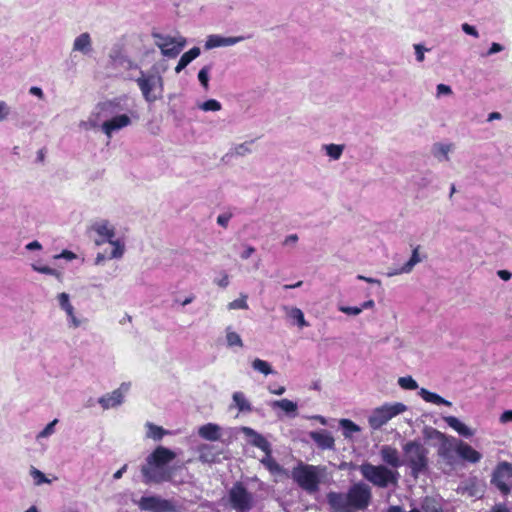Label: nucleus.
Wrapping results in <instances>:
<instances>
[{"label": "nucleus", "mask_w": 512, "mask_h": 512, "mask_svg": "<svg viewBox=\"0 0 512 512\" xmlns=\"http://www.w3.org/2000/svg\"><path fill=\"white\" fill-rule=\"evenodd\" d=\"M419 246L413 249L410 259L401 267V271L410 273L415 265L422 261L419 253Z\"/></svg>", "instance_id": "33"}, {"label": "nucleus", "mask_w": 512, "mask_h": 512, "mask_svg": "<svg viewBox=\"0 0 512 512\" xmlns=\"http://www.w3.org/2000/svg\"><path fill=\"white\" fill-rule=\"evenodd\" d=\"M398 384L401 388L406 390H415L418 388L417 382L411 376L400 377Z\"/></svg>", "instance_id": "44"}, {"label": "nucleus", "mask_w": 512, "mask_h": 512, "mask_svg": "<svg viewBox=\"0 0 512 512\" xmlns=\"http://www.w3.org/2000/svg\"><path fill=\"white\" fill-rule=\"evenodd\" d=\"M128 389L129 384L123 383L118 389L100 397L98 399V403L105 410L117 407L122 404L124 400V394L128 391Z\"/></svg>", "instance_id": "14"}, {"label": "nucleus", "mask_w": 512, "mask_h": 512, "mask_svg": "<svg viewBox=\"0 0 512 512\" xmlns=\"http://www.w3.org/2000/svg\"><path fill=\"white\" fill-rule=\"evenodd\" d=\"M419 395L426 402H429V403H432L435 405H445L448 407L452 406V403L450 401L444 399L443 397H441L440 395H438L434 392L428 391L425 388L420 389Z\"/></svg>", "instance_id": "28"}, {"label": "nucleus", "mask_w": 512, "mask_h": 512, "mask_svg": "<svg viewBox=\"0 0 512 512\" xmlns=\"http://www.w3.org/2000/svg\"><path fill=\"white\" fill-rule=\"evenodd\" d=\"M30 476L33 478L34 484L37 486L45 483H51V480L48 479L43 472L33 466L30 469Z\"/></svg>", "instance_id": "39"}, {"label": "nucleus", "mask_w": 512, "mask_h": 512, "mask_svg": "<svg viewBox=\"0 0 512 512\" xmlns=\"http://www.w3.org/2000/svg\"><path fill=\"white\" fill-rule=\"evenodd\" d=\"M339 423L343 429V434L345 437H349L351 433L360 431L359 426L349 419H341Z\"/></svg>", "instance_id": "36"}, {"label": "nucleus", "mask_w": 512, "mask_h": 512, "mask_svg": "<svg viewBox=\"0 0 512 512\" xmlns=\"http://www.w3.org/2000/svg\"><path fill=\"white\" fill-rule=\"evenodd\" d=\"M490 512H512L506 505L504 504H495Z\"/></svg>", "instance_id": "58"}, {"label": "nucleus", "mask_w": 512, "mask_h": 512, "mask_svg": "<svg viewBox=\"0 0 512 512\" xmlns=\"http://www.w3.org/2000/svg\"><path fill=\"white\" fill-rule=\"evenodd\" d=\"M321 472L319 466L300 465L293 470V478L302 489L315 493L319 489Z\"/></svg>", "instance_id": "10"}, {"label": "nucleus", "mask_w": 512, "mask_h": 512, "mask_svg": "<svg viewBox=\"0 0 512 512\" xmlns=\"http://www.w3.org/2000/svg\"><path fill=\"white\" fill-rule=\"evenodd\" d=\"M106 259H110L109 254L106 255L105 253H98L95 258L94 264L97 266L102 265Z\"/></svg>", "instance_id": "62"}, {"label": "nucleus", "mask_w": 512, "mask_h": 512, "mask_svg": "<svg viewBox=\"0 0 512 512\" xmlns=\"http://www.w3.org/2000/svg\"><path fill=\"white\" fill-rule=\"evenodd\" d=\"M361 475L374 486L386 488L390 484H397L399 473L385 465L363 463L359 467Z\"/></svg>", "instance_id": "5"}, {"label": "nucleus", "mask_w": 512, "mask_h": 512, "mask_svg": "<svg viewBox=\"0 0 512 512\" xmlns=\"http://www.w3.org/2000/svg\"><path fill=\"white\" fill-rule=\"evenodd\" d=\"M66 315H67V320H68V323H69V326L73 327V328H78L81 326L82 324V320L79 319L76 314H75V309H72L71 310V313L70 312H65Z\"/></svg>", "instance_id": "47"}, {"label": "nucleus", "mask_w": 512, "mask_h": 512, "mask_svg": "<svg viewBox=\"0 0 512 512\" xmlns=\"http://www.w3.org/2000/svg\"><path fill=\"white\" fill-rule=\"evenodd\" d=\"M252 368L264 375L274 374L275 371L272 369L271 365L262 359L256 358L251 363Z\"/></svg>", "instance_id": "32"}, {"label": "nucleus", "mask_w": 512, "mask_h": 512, "mask_svg": "<svg viewBox=\"0 0 512 512\" xmlns=\"http://www.w3.org/2000/svg\"><path fill=\"white\" fill-rule=\"evenodd\" d=\"M500 422L503 424L512 422V410L504 411L500 416Z\"/></svg>", "instance_id": "57"}, {"label": "nucleus", "mask_w": 512, "mask_h": 512, "mask_svg": "<svg viewBox=\"0 0 512 512\" xmlns=\"http://www.w3.org/2000/svg\"><path fill=\"white\" fill-rule=\"evenodd\" d=\"M211 68V65H206L198 72V80L205 90L209 88V73Z\"/></svg>", "instance_id": "41"}, {"label": "nucleus", "mask_w": 512, "mask_h": 512, "mask_svg": "<svg viewBox=\"0 0 512 512\" xmlns=\"http://www.w3.org/2000/svg\"><path fill=\"white\" fill-rule=\"evenodd\" d=\"M246 39L245 36L225 37L219 34L209 35L205 42V49L210 50L218 47L233 46Z\"/></svg>", "instance_id": "15"}, {"label": "nucleus", "mask_w": 512, "mask_h": 512, "mask_svg": "<svg viewBox=\"0 0 512 512\" xmlns=\"http://www.w3.org/2000/svg\"><path fill=\"white\" fill-rule=\"evenodd\" d=\"M284 309L286 310L288 317L295 320L297 325L300 328L309 326V323L305 320L304 314L301 309L296 308V307H293V308L285 307Z\"/></svg>", "instance_id": "31"}, {"label": "nucleus", "mask_w": 512, "mask_h": 512, "mask_svg": "<svg viewBox=\"0 0 512 512\" xmlns=\"http://www.w3.org/2000/svg\"><path fill=\"white\" fill-rule=\"evenodd\" d=\"M199 460L203 463H215L219 461L223 453L222 448L214 444H202L198 447Z\"/></svg>", "instance_id": "17"}, {"label": "nucleus", "mask_w": 512, "mask_h": 512, "mask_svg": "<svg viewBox=\"0 0 512 512\" xmlns=\"http://www.w3.org/2000/svg\"><path fill=\"white\" fill-rule=\"evenodd\" d=\"M201 51L198 47H193L189 51L185 52L179 59L178 64L175 67V72L180 73L186 66H188L194 59L200 55Z\"/></svg>", "instance_id": "27"}, {"label": "nucleus", "mask_w": 512, "mask_h": 512, "mask_svg": "<svg viewBox=\"0 0 512 512\" xmlns=\"http://www.w3.org/2000/svg\"><path fill=\"white\" fill-rule=\"evenodd\" d=\"M198 108L202 111L208 112V111H220L222 108L221 103L218 100L215 99H209L207 101H204L202 103L198 104Z\"/></svg>", "instance_id": "37"}, {"label": "nucleus", "mask_w": 512, "mask_h": 512, "mask_svg": "<svg viewBox=\"0 0 512 512\" xmlns=\"http://www.w3.org/2000/svg\"><path fill=\"white\" fill-rule=\"evenodd\" d=\"M58 423L57 419H54L50 423H48L43 430H41L37 436L36 439L39 440L41 438H47L55 433V426Z\"/></svg>", "instance_id": "45"}, {"label": "nucleus", "mask_w": 512, "mask_h": 512, "mask_svg": "<svg viewBox=\"0 0 512 512\" xmlns=\"http://www.w3.org/2000/svg\"><path fill=\"white\" fill-rule=\"evenodd\" d=\"M436 90H437V97H440L442 95L452 94L451 87L446 84H438L436 87Z\"/></svg>", "instance_id": "53"}, {"label": "nucleus", "mask_w": 512, "mask_h": 512, "mask_svg": "<svg viewBox=\"0 0 512 512\" xmlns=\"http://www.w3.org/2000/svg\"><path fill=\"white\" fill-rule=\"evenodd\" d=\"M338 310L341 311L344 314L352 315V316H357V315H359L362 312V308H360V306L352 307V306L341 305V306L338 307Z\"/></svg>", "instance_id": "48"}, {"label": "nucleus", "mask_w": 512, "mask_h": 512, "mask_svg": "<svg viewBox=\"0 0 512 512\" xmlns=\"http://www.w3.org/2000/svg\"><path fill=\"white\" fill-rule=\"evenodd\" d=\"M232 215L231 214H227V213H223V214H220L218 217H217V223L226 228L228 226V223L231 219Z\"/></svg>", "instance_id": "55"}, {"label": "nucleus", "mask_w": 512, "mask_h": 512, "mask_svg": "<svg viewBox=\"0 0 512 512\" xmlns=\"http://www.w3.org/2000/svg\"><path fill=\"white\" fill-rule=\"evenodd\" d=\"M459 440L451 437L445 438L439 448V455L444 459L451 461L454 457V453H456V445Z\"/></svg>", "instance_id": "25"}, {"label": "nucleus", "mask_w": 512, "mask_h": 512, "mask_svg": "<svg viewBox=\"0 0 512 512\" xmlns=\"http://www.w3.org/2000/svg\"><path fill=\"white\" fill-rule=\"evenodd\" d=\"M32 269L38 273L54 276L58 280H61L62 278V273L60 271L49 266H40L37 264H32Z\"/></svg>", "instance_id": "38"}, {"label": "nucleus", "mask_w": 512, "mask_h": 512, "mask_svg": "<svg viewBox=\"0 0 512 512\" xmlns=\"http://www.w3.org/2000/svg\"><path fill=\"white\" fill-rule=\"evenodd\" d=\"M403 450V465H406L411 470V475L418 478L428 469V449L422 444L420 440H412L405 443L402 447Z\"/></svg>", "instance_id": "4"}, {"label": "nucleus", "mask_w": 512, "mask_h": 512, "mask_svg": "<svg viewBox=\"0 0 512 512\" xmlns=\"http://www.w3.org/2000/svg\"><path fill=\"white\" fill-rule=\"evenodd\" d=\"M497 275L500 279H502L504 281H508L512 277V273L508 270H498Z\"/></svg>", "instance_id": "59"}, {"label": "nucleus", "mask_w": 512, "mask_h": 512, "mask_svg": "<svg viewBox=\"0 0 512 512\" xmlns=\"http://www.w3.org/2000/svg\"><path fill=\"white\" fill-rule=\"evenodd\" d=\"M92 229L97 233L99 239L95 240L96 245L100 246L109 243L113 246L109 253L110 259H120L125 252V244L120 239H115V229L107 220H100L93 224Z\"/></svg>", "instance_id": "6"}, {"label": "nucleus", "mask_w": 512, "mask_h": 512, "mask_svg": "<svg viewBox=\"0 0 512 512\" xmlns=\"http://www.w3.org/2000/svg\"><path fill=\"white\" fill-rule=\"evenodd\" d=\"M255 252V248L252 246H247L246 249L241 253L242 259H248Z\"/></svg>", "instance_id": "63"}, {"label": "nucleus", "mask_w": 512, "mask_h": 512, "mask_svg": "<svg viewBox=\"0 0 512 512\" xmlns=\"http://www.w3.org/2000/svg\"><path fill=\"white\" fill-rule=\"evenodd\" d=\"M461 29L467 35L473 36L474 38L479 37V33H478L477 29L468 23H463L461 26Z\"/></svg>", "instance_id": "51"}, {"label": "nucleus", "mask_w": 512, "mask_h": 512, "mask_svg": "<svg viewBox=\"0 0 512 512\" xmlns=\"http://www.w3.org/2000/svg\"><path fill=\"white\" fill-rule=\"evenodd\" d=\"M25 248H26L27 250H41V249H42V245H41V243H40V242H38V241H36V240H35V241H32V242L28 243V244L25 246Z\"/></svg>", "instance_id": "64"}, {"label": "nucleus", "mask_w": 512, "mask_h": 512, "mask_svg": "<svg viewBox=\"0 0 512 512\" xmlns=\"http://www.w3.org/2000/svg\"><path fill=\"white\" fill-rule=\"evenodd\" d=\"M443 419L448 424V426L457 431L459 435L466 438H469L474 435L473 430L466 426L464 423H462L457 417L446 416Z\"/></svg>", "instance_id": "24"}, {"label": "nucleus", "mask_w": 512, "mask_h": 512, "mask_svg": "<svg viewBox=\"0 0 512 512\" xmlns=\"http://www.w3.org/2000/svg\"><path fill=\"white\" fill-rule=\"evenodd\" d=\"M198 434L203 439L216 441L220 438V427L216 424L208 423L199 428Z\"/></svg>", "instance_id": "26"}, {"label": "nucleus", "mask_w": 512, "mask_h": 512, "mask_svg": "<svg viewBox=\"0 0 512 512\" xmlns=\"http://www.w3.org/2000/svg\"><path fill=\"white\" fill-rule=\"evenodd\" d=\"M491 483L507 496L512 491V464L506 461L499 463L492 475Z\"/></svg>", "instance_id": "12"}, {"label": "nucleus", "mask_w": 512, "mask_h": 512, "mask_svg": "<svg viewBox=\"0 0 512 512\" xmlns=\"http://www.w3.org/2000/svg\"><path fill=\"white\" fill-rule=\"evenodd\" d=\"M9 113V106L4 101H0V122L5 120L8 117Z\"/></svg>", "instance_id": "56"}, {"label": "nucleus", "mask_w": 512, "mask_h": 512, "mask_svg": "<svg viewBox=\"0 0 512 512\" xmlns=\"http://www.w3.org/2000/svg\"><path fill=\"white\" fill-rule=\"evenodd\" d=\"M323 149L332 160H338L343 154L344 146L338 144L324 145Z\"/></svg>", "instance_id": "34"}, {"label": "nucleus", "mask_w": 512, "mask_h": 512, "mask_svg": "<svg viewBox=\"0 0 512 512\" xmlns=\"http://www.w3.org/2000/svg\"><path fill=\"white\" fill-rule=\"evenodd\" d=\"M443 419L448 424V426L457 431L459 435L466 438H469L474 435L473 430L466 426L464 423H462L457 417L446 416Z\"/></svg>", "instance_id": "23"}, {"label": "nucleus", "mask_w": 512, "mask_h": 512, "mask_svg": "<svg viewBox=\"0 0 512 512\" xmlns=\"http://www.w3.org/2000/svg\"><path fill=\"white\" fill-rule=\"evenodd\" d=\"M243 432L247 437L250 438V442L253 446L261 449L266 453H269L270 444L261 434L249 427H244Z\"/></svg>", "instance_id": "21"}, {"label": "nucleus", "mask_w": 512, "mask_h": 512, "mask_svg": "<svg viewBox=\"0 0 512 512\" xmlns=\"http://www.w3.org/2000/svg\"><path fill=\"white\" fill-rule=\"evenodd\" d=\"M309 436L317 447L322 450H333L335 448L334 437L327 430L311 431Z\"/></svg>", "instance_id": "18"}, {"label": "nucleus", "mask_w": 512, "mask_h": 512, "mask_svg": "<svg viewBox=\"0 0 512 512\" xmlns=\"http://www.w3.org/2000/svg\"><path fill=\"white\" fill-rule=\"evenodd\" d=\"M453 149L454 147L451 143L438 142L433 144L431 153L439 162H447L450 160L449 154Z\"/></svg>", "instance_id": "22"}, {"label": "nucleus", "mask_w": 512, "mask_h": 512, "mask_svg": "<svg viewBox=\"0 0 512 512\" xmlns=\"http://www.w3.org/2000/svg\"><path fill=\"white\" fill-rule=\"evenodd\" d=\"M148 437L154 440H160L167 432L160 426L149 423L148 424Z\"/></svg>", "instance_id": "43"}, {"label": "nucleus", "mask_w": 512, "mask_h": 512, "mask_svg": "<svg viewBox=\"0 0 512 512\" xmlns=\"http://www.w3.org/2000/svg\"><path fill=\"white\" fill-rule=\"evenodd\" d=\"M504 50V46L501 45L500 43H492L489 50L482 54L483 57H488V56H491L493 54H496V53H499V52H502Z\"/></svg>", "instance_id": "50"}, {"label": "nucleus", "mask_w": 512, "mask_h": 512, "mask_svg": "<svg viewBox=\"0 0 512 512\" xmlns=\"http://www.w3.org/2000/svg\"><path fill=\"white\" fill-rule=\"evenodd\" d=\"M76 254L69 250H63L60 254L54 256V259H66L68 261L76 259Z\"/></svg>", "instance_id": "54"}, {"label": "nucleus", "mask_w": 512, "mask_h": 512, "mask_svg": "<svg viewBox=\"0 0 512 512\" xmlns=\"http://www.w3.org/2000/svg\"><path fill=\"white\" fill-rule=\"evenodd\" d=\"M233 402L235 406L238 408L240 412H251L252 406L250 402L247 400L243 392L237 391L233 393L232 396Z\"/></svg>", "instance_id": "30"}, {"label": "nucleus", "mask_w": 512, "mask_h": 512, "mask_svg": "<svg viewBox=\"0 0 512 512\" xmlns=\"http://www.w3.org/2000/svg\"><path fill=\"white\" fill-rule=\"evenodd\" d=\"M137 83L144 100L153 103L162 98L164 84L160 75L139 71V76L134 79Z\"/></svg>", "instance_id": "7"}, {"label": "nucleus", "mask_w": 512, "mask_h": 512, "mask_svg": "<svg viewBox=\"0 0 512 512\" xmlns=\"http://www.w3.org/2000/svg\"><path fill=\"white\" fill-rule=\"evenodd\" d=\"M379 454L382 461L388 466H391L394 469L403 466V459H401L399 451L395 447L391 445H382Z\"/></svg>", "instance_id": "16"}, {"label": "nucleus", "mask_w": 512, "mask_h": 512, "mask_svg": "<svg viewBox=\"0 0 512 512\" xmlns=\"http://www.w3.org/2000/svg\"><path fill=\"white\" fill-rule=\"evenodd\" d=\"M407 410V406L400 402L385 403L380 407L372 410L368 417L369 426L373 430H378L392 418L402 414Z\"/></svg>", "instance_id": "9"}, {"label": "nucleus", "mask_w": 512, "mask_h": 512, "mask_svg": "<svg viewBox=\"0 0 512 512\" xmlns=\"http://www.w3.org/2000/svg\"><path fill=\"white\" fill-rule=\"evenodd\" d=\"M298 241V236L297 234H291L289 236H287L284 240V245L288 246V245H294L296 244Z\"/></svg>", "instance_id": "61"}, {"label": "nucleus", "mask_w": 512, "mask_h": 512, "mask_svg": "<svg viewBox=\"0 0 512 512\" xmlns=\"http://www.w3.org/2000/svg\"><path fill=\"white\" fill-rule=\"evenodd\" d=\"M229 310H239V309H248V303H247V295L241 294V297L238 299L233 300L228 304Z\"/></svg>", "instance_id": "42"}, {"label": "nucleus", "mask_w": 512, "mask_h": 512, "mask_svg": "<svg viewBox=\"0 0 512 512\" xmlns=\"http://www.w3.org/2000/svg\"><path fill=\"white\" fill-rule=\"evenodd\" d=\"M251 144H252V141L238 144L234 147L233 153L237 156H244L251 152V149H250Z\"/></svg>", "instance_id": "46"}, {"label": "nucleus", "mask_w": 512, "mask_h": 512, "mask_svg": "<svg viewBox=\"0 0 512 512\" xmlns=\"http://www.w3.org/2000/svg\"><path fill=\"white\" fill-rule=\"evenodd\" d=\"M414 50H415V55H416V60L418 62H423L424 59H425V55L424 53L426 51H428L427 48H425L423 45L421 44H414Z\"/></svg>", "instance_id": "49"}, {"label": "nucleus", "mask_w": 512, "mask_h": 512, "mask_svg": "<svg viewBox=\"0 0 512 512\" xmlns=\"http://www.w3.org/2000/svg\"><path fill=\"white\" fill-rule=\"evenodd\" d=\"M271 407L273 409L280 408L282 409L286 414L295 416L297 411V404L289 399H281L273 401L271 404Z\"/></svg>", "instance_id": "29"}, {"label": "nucleus", "mask_w": 512, "mask_h": 512, "mask_svg": "<svg viewBox=\"0 0 512 512\" xmlns=\"http://www.w3.org/2000/svg\"><path fill=\"white\" fill-rule=\"evenodd\" d=\"M125 97H116L111 100L100 102L96 106V119H90L89 123L92 127L99 125V120L104 119L101 124L102 132L111 138L115 132L128 127L132 124V117L138 118L136 113L131 112V116L126 113H120L124 110Z\"/></svg>", "instance_id": "1"}, {"label": "nucleus", "mask_w": 512, "mask_h": 512, "mask_svg": "<svg viewBox=\"0 0 512 512\" xmlns=\"http://www.w3.org/2000/svg\"><path fill=\"white\" fill-rule=\"evenodd\" d=\"M457 455L470 463L480 461L482 455L465 442L459 441L456 445Z\"/></svg>", "instance_id": "19"}, {"label": "nucleus", "mask_w": 512, "mask_h": 512, "mask_svg": "<svg viewBox=\"0 0 512 512\" xmlns=\"http://www.w3.org/2000/svg\"><path fill=\"white\" fill-rule=\"evenodd\" d=\"M226 341L229 347H243V341L240 335L232 331L231 327L226 328Z\"/></svg>", "instance_id": "35"}, {"label": "nucleus", "mask_w": 512, "mask_h": 512, "mask_svg": "<svg viewBox=\"0 0 512 512\" xmlns=\"http://www.w3.org/2000/svg\"><path fill=\"white\" fill-rule=\"evenodd\" d=\"M57 300H58L60 308L64 312H70L71 313V310L74 309L73 305L70 302V296H69L68 293L62 292V293L58 294L57 295Z\"/></svg>", "instance_id": "40"}, {"label": "nucleus", "mask_w": 512, "mask_h": 512, "mask_svg": "<svg viewBox=\"0 0 512 512\" xmlns=\"http://www.w3.org/2000/svg\"><path fill=\"white\" fill-rule=\"evenodd\" d=\"M73 51L80 52L83 55H90L93 48H92V39L89 33L84 32L81 33L79 36H77L74 39L73 42Z\"/></svg>", "instance_id": "20"}, {"label": "nucleus", "mask_w": 512, "mask_h": 512, "mask_svg": "<svg viewBox=\"0 0 512 512\" xmlns=\"http://www.w3.org/2000/svg\"><path fill=\"white\" fill-rule=\"evenodd\" d=\"M176 454L170 449L159 446L146 458L141 468L145 484L162 483L173 480L174 468L168 464L174 460Z\"/></svg>", "instance_id": "2"}, {"label": "nucleus", "mask_w": 512, "mask_h": 512, "mask_svg": "<svg viewBox=\"0 0 512 512\" xmlns=\"http://www.w3.org/2000/svg\"><path fill=\"white\" fill-rule=\"evenodd\" d=\"M371 498V488L364 482L353 484L345 494L330 492L327 495L328 504L336 512L365 510L370 505Z\"/></svg>", "instance_id": "3"}, {"label": "nucleus", "mask_w": 512, "mask_h": 512, "mask_svg": "<svg viewBox=\"0 0 512 512\" xmlns=\"http://www.w3.org/2000/svg\"><path fill=\"white\" fill-rule=\"evenodd\" d=\"M229 501L236 512H249L255 504L254 495L240 482L229 490Z\"/></svg>", "instance_id": "11"}, {"label": "nucleus", "mask_w": 512, "mask_h": 512, "mask_svg": "<svg viewBox=\"0 0 512 512\" xmlns=\"http://www.w3.org/2000/svg\"><path fill=\"white\" fill-rule=\"evenodd\" d=\"M214 283L219 287L226 288L229 285V276L226 272H222L219 278L214 279Z\"/></svg>", "instance_id": "52"}, {"label": "nucleus", "mask_w": 512, "mask_h": 512, "mask_svg": "<svg viewBox=\"0 0 512 512\" xmlns=\"http://www.w3.org/2000/svg\"><path fill=\"white\" fill-rule=\"evenodd\" d=\"M151 36L155 46L168 59L176 58L187 44L186 38L181 35L172 36L160 32H152Z\"/></svg>", "instance_id": "8"}, {"label": "nucleus", "mask_w": 512, "mask_h": 512, "mask_svg": "<svg viewBox=\"0 0 512 512\" xmlns=\"http://www.w3.org/2000/svg\"><path fill=\"white\" fill-rule=\"evenodd\" d=\"M29 93L37 96L38 98L42 99L44 97V93L40 87L33 86L29 89Z\"/></svg>", "instance_id": "60"}, {"label": "nucleus", "mask_w": 512, "mask_h": 512, "mask_svg": "<svg viewBox=\"0 0 512 512\" xmlns=\"http://www.w3.org/2000/svg\"><path fill=\"white\" fill-rule=\"evenodd\" d=\"M141 510L151 512H175L176 507L170 500L163 499L160 496H143L138 502Z\"/></svg>", "instance_id": "13"}]
</instances>
